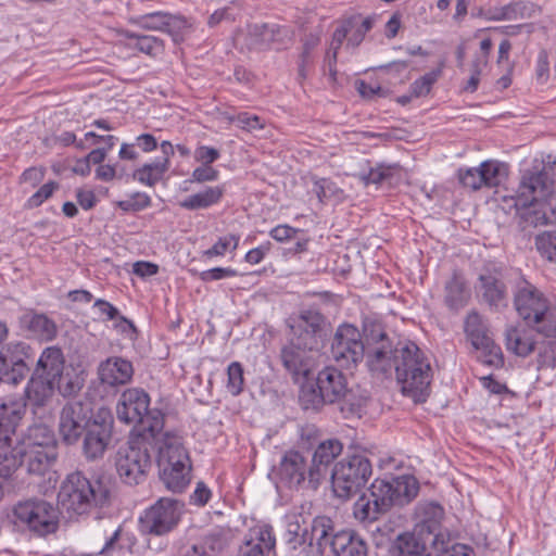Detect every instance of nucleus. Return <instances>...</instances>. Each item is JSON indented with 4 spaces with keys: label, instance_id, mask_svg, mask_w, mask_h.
<instances>
[{
    "label": "nucleus",
    "instance_id": "obj_1",
    "mask_svg": "<svg viewBox=\"0 0 556 556\" xmlns=\"http://www.w3.org/2000/svg\"><path fill=\"white\" fill-rule=\"evenodd\" d=\"M367 367L377 378L395 375L404 395L422 403L430 394L432 369L429 359L410 340L392 339L378 321H365Z\"/></svg>",
    "mask_w": 556,
    "mask_h": 556
},
{
    "label": "nucleus",
    "instance_id": "obj_2",
    "mask_svg": "<svg viewBox=\"0 0 556 556\" xmlns=\"http://www.w3.org/2000/svg\"><path fill=\"white\" fill-rule=\"evenodd\" d=\"M299 405L304 412L320 413L328 405H338L343 418L361 417L368 397L349 388L345 374L336 366L320 369L314 380H306L299 389Z\"/></svg>",
    "mask_w": 556,
    "mask_h": 556
},
{
    "label": "nucleus",
    "instance_id": "obj_3",
    "mask_svg": "<svg viewBox=\"0 0 556 556\" xmlns=\"http://www.w3.org/2000/svg\"><path fill=\"white\" fill-rule=\"evenodd\" d=\"M556 169V161L543 163L525 170L516 195L504 197V210H515L521 230L548 225L547 212L541 201L551 193V176Z\"/></svg>",
    "mask_w": 556,
    "mask_h": 556
},
{
    "label": "nucleus",
    "instance_id": "obj_4",
    "mask_svg": "<svg viewBox=\"0 0 556 556\" xmlns=\"http://www.w3.org/2000/svg\"><path fill=\"white\" fill-rule=\"evenodd\" d=\"M113 481L109 475L87 478L81 471H74L63 480L58 498L63 509L75 515H85L93 509L109 506Z\"/></svg>",
    "mask_w": 556,
    "mask_h": 556
},
{
    "label": "nucleus",
    "instance_id": "obj_5",
    "mask_svg": "<svg viewBox=\"0 0 556 556\" xmlns=\"http://www.w3.org/2000/svg\"><path fill=\"white\" fill-rule=\"evenodd\" d=\"M119 421L134 424L137 434L157 439L164 428V414L157 408H150V395L140 388L125 390L116 405Z\"/></svg>",
    "mask_w": 556,
    "mask_h": 556
},
{
    "label": "nucleus",
    "instance_id": "obj_6",
    "mask_svg": "<svg viewBox=\"0 0 556 556\" xmlns=\"http://www.w3.org/2000/svg\"><path fill=\"white\" fill-rule=\"evenodd\" d=\"M514 305L518 315L545 338L556 336V318L549 309L544 294L530 282L520 281L514 293Z\"/></svg>",
    "mask_w": 556,
    "mask_h": 556
},
{
    "label": "nucleus",
    "instance_id": "obj_7",
    "mask_svg": "<svg viewBox=\"0 0 556 556\" xmlns=\"http://www.w3.org/2000/svg\"><path fill=\"white\" fill-rule=\"evenodd\" d=\"M156 440L146 434H136L118 448L115 456V467L124 483L137 485L146 479L152 465V441Z\"/></svg>",
    "mask_w": 556,
    "mask_h": 556
},
{
    "label": "nucleus",
    "instance_id": "obj_8",
    "mask_svg": "<svg viewBox=\"0 0 556 556\" xmlns=\"http://www.w3.org/2000/svg\"><path fill=\"white\" fill-rule=\"evenodd\" d=\"M13 516L18 526L38 538L53 534L59 529L58 508L42 498L18 502L13 508Z\"/></svg>",
    "mask_w": 556,
    "mask_h": 556
},
{
    "label": "nucleus",
    "instance_id": "obj_9",
    "mask_svg": "<svg viewBox=\"0 0 556 556\" xmlns=\"http://www.w3.org/2000/svg\"><path fill=\"white\" fill-rule=\"evenodd\" d=\"M372 473L370 460L363 454H353L336 464L331 479L337 497L349 500L356 495Z\"/></svg>",
    "mask_w": 556,
    "mask_h": 556
},
{
    "label": "nucleus",
    "instance_id": "obj_10",
    "mask_svg": "<svg viewBox=\"0 0 556 556\" xmlns=\"http://www.w3.org/2000/svg\"><path fill=\"white\" fill-rule=\"evenodd\" d=\"M419 484L415 477L403 475L386 479H375L368 492L383 513L393 506H403L412 502L418 494Z\"/></svg>",
    "mask_w": 556,
    "mask_h": 556
},
{
    "label": "nucleus",
    "instance_id": "obj_11",
    "mask_svg": "<svg viewBox=\"0 0 556 556\" xmlns=\"http://www.w3.org/2000/svg\"><path fill=\"white\" fill-rule=\"evenodd\" d=\"M182 507L184 505L175 498L161 497L140 516V530L155 536L168 534L177 528Z\"/></svg>",
    "mask_w": 556,
    "mask_h": 556
},
{
    "label": "nucleus",
    "instance_id": "obj_12",
    "mask_svg": "<svg viewBox=\"0 0 556 556\" xmlns=\"http://www.w3.org/2000/svg\"><path fill=\"white\" fill-rule=\"evenodd\" d=\"M129 23L143 30L165 33L176 45L185 41L194 31L192 21L163 11L131 16Z\"/></svg>",
    "mask_w": 556,
    "mask_h": 556
},
{
    "label": "nucleus",
    "instance_id": "obj_13",
    "mask_svg": "<svg viewBox=\"0 0 556 556\" xmlns=\"http://www.w3.org/2000/svg\"><path fill=\"white\" fill-rule=\"evenodd\" d=\"M114 419L109 409L100 408L84 430L81 452L87 460L103 457L113 435Z\"/></svg>",
    "mask_w": 556,
    "mask_h": 556
},
{
    "label": "nucleus",
    "instance_id": "obj_14",
    "mask_svg": "<svg viewBox=\"0 0 556 556\" xmlns=\"http://www.w3.org/2000/svg\"><path fill=\"white\" fill-rule=\"evenodd\" d=\"M330 352L332 359L346 369L355 367L365 356L367 357L362 333L351 324H342L337 328Z\"/></svg>",
    "mask_w": 556,
    "mask_h": 556
},
{
    "label": "nucleus",
    "instance_id": "obj_15",
    "mask_svg": "<svg viewBox=\"0 0 556 556\" xmlns=\"http://www.w3.org/2000/svg\"><path fill=\"white\" fill-rule=\"evenodd\" d=\"M94 414L91 402L87 400L67 402L59 418V433L63 442L67 445L76 444Z\"/></svg>",
    "mask_w": 556,
    "mask_h": 556
},
{
    "label": "nucleus",
    "instance_id": "obj_16",
    "mask_svg": "<svg viewBox=\"0 0 556 556\" xmlns=\"http://www.w3.org/2000/svg\"><path fill=\"white\" fill-rule=\"evenodd\" d=\"M464 330L472 346L481 351L482 362L484 364L496 368L504 365L502 350L495 344L490 334L488 325L478 312L472 311L468 313L465 319Z\"/></svg>",
    "mask_w": 556,
    "mask_h": 556
},
{
    "label": "nucleus",
    "instance_id": "obj_17",
    "mask_svg": "<svg viewBox=\"0 0 556 556\" xmlns=\"http://www.w3.org/2000/svg\"><path fill=\"white\" fill-rule=\"evenodd\" d=\"M443 507L433 502L420 503L416 507V525L414 532L431 542V546L444 544L451 539L450 533L442 528Z\"/></svg>",
    "mask_w": 556,
    "mask_h": 556
},
{
    "label": "nucleus",
    "instance_id": "obj_18",
    "mask_svg": "<svg viewBox=\"0 0 556 556\" xmlns=\"http://www.w3.org/2000/svg\"><path fill=\"white\" fill-rule=\"evenodd\" d=\"M477 292L482 301L495 312L508 306V291L503 273L496 267H485L478 278Z\"/></svg>",
    "mask_w": 556,
    "mask_h": 556
},
{
    "label": "nucleus",
    "instance_id": "obj_19",
    "mask_svg": "<svg viewBox=\"0 0 556 556\" xmlns=\"http://www.w3.org/2000/svg\"><path fill=\"white\" fill-rule=\"evenodd\" d=\"M309 471L311 464L307 463L306 457L293 450L285 453L278 467L279 479L288 488L313 490L309 486Z\"/></svg>",
    "mask_w": 556,
    "mask_h": 556
},
{
    "label": "nucleus",
    "instance_id": "obj_20",
    "mask_svg": "<svg viewBox=\"0 0 556 556\" xmlns=\"http://www.w3.org/2000/svg\"><path fill=\"white\" fill-rule=\"evenodd\" d=\"M291 31L288 27L276 23H263L248 25L244 37L245 46L250 50H267L273 45L282 46L290 39Z\"/></svg>",
    "mask_w": 556,
    "mask_h": 556
},
{
    "label": "nucleus",
    "instance_id": "obj_21",
    "mask_svg": "<svg viewBox=\"0 0 556 556\" xmlns=\"http://www.w3.org/2000/svg\"><path fill=\"white\" fill-rule=\"evenodd\" d=\"M24 349L23 344H9L0 350V383L16 386L25 378Z\"/></svg>",
    "mask_w": 556,
    "mask_h": 556
},
{
    "label": "nucleus",
    "instance_id": "obj_22",
    "mask_svg": "<svg viewBox=\"0 0 556 556\" xmlns=\"http://www.w3.org/2000/svg\"><path fill=\"white\" fill-rule=\"evenodd\" d=\"M162 441L159 446V469H178L185 466H191L190 458L187 450L184 446L181 437L176 433L165 432L162 433Z\"/></svg>",
    "mask_w": 556,
    "mask_h": 556
},
{
    "label": "nucleus",
    "instance_id": "obj_23",
    "mask_svg": "<svg viewBox=\"0 0 556 556\" xmlns=\"http://www.w3.org/2000/svg\"><path fill=\"white\" fill-rule=\"evenodd\" d=\"M343 445L338 439H328L318 444L312 460L309 486L317 490L327 473L328 466L342 453Z\"/></svg>",
    "mask_w": 556,
    "mask_h": 556
},
{
    "label": "nucleus",
    "instance_id": "obj_24",
    "mask_svg": "<svg viewBox=\"0 0 556 556\" xmlns=\"http://www.w3.org/2000/svg\"><path fill=\"white\" fill-rule=\"evenodd\" d=\"M311 503H303L293 507L286 515V534L285 540L291 549L306 545L308 535V527H306L307 518L311 516Z\"/></svg>",
    "mask_w": 556,
    "mask_h": 556
},
{
    "label": "nucleus",
    "instance_id": "obj_25",
    "mask_svg": "<svg viewBox=\"0 0 556 556\" xmlns=\"http://www.w3.org/2000/svg\"><path fill=\"white\" fill-rule=\"evenodd\" d=\"M312 352V350L302 349V346H296L292 342H289L288 345L281 349L280 358L282 365L294 380L300 378L307 380L315 364Z\"/></svg>",
    "mask_w": 556,
    "mask_h": 556
},
{
    "label": "nucleus",
    "instance_id": "obj_26",
    "mask_svg": "<svg viewBox=\"0 0 556 556\" xmlns=\"http://www.w3.org/2000/svg\"><path fill=\"white\" fill-rule=\"evenodd\" d=\"M134 376L131 362L119 356H111L98 366V378L102 384L109 387L124 386L130 382Z\"/></svg>",
    "mask_w": 556,
    "mask_h": 556
},
{
    "label": "nucleus",
    "instance_id": "obj_27",
    "mask_svg": "<svg viewBox=\"0 0 556 556\" xmlns=\"http://www.w3.org/2000/svg\"><path fill=\"white\" fill-rule=\"evenodd\" d=\"M275 544L276 539L270 526L254 527L245 535L238 556H268Z\"/></svg>",
    "mask_w": 556,
    "mask_h": 556
},
{
    "label": "nucleus",
    "instance_id": "obj_28",
    "mask_svg": "<svg viewBox=\"0 0 556 556\" xmlns=\"http://www.w3.org/2000/svg\"><path fill=\"white\" fill-rule=\"evenodd\" d=\"M531 327H509L506 329L505 345L508 352L519 357H527L535 350L539 344L535 337L540 333L535 330V326Z\"/></svg>",
    "mask_w": 556,
    "mask_h": 556
},
{
    "label": "nucleus",
    "instance_id": "obj_29",
    "mask_svg": "<svg viewBox=\"0 0 556 556\" xmlns=\"http://www.w3.org/2000/svg\"><path fill=\"white\" fill-rule=\"evenodd\" d=\"M56 455L55 447H48V450H42V447H22L21 466H24L26 471L30 475L42 476L55 462Z\"/></svg>",
    "mask_w": 556,
    "mask_h": 556
},
{
    "label": "nucleus",
    "instance_id": "obj_30",
    "mask_svg": "<svg viewBox=\"0 0 556 556\" xmlns=\"http://www.w3.org/2000/svg\"><path fill=\"white\" fill-rule=\"evenodd\" d=\"M431 542L417 534L413 530L405 532L395 539L392 548V556H430Z\"/></svg>",
    "mask_w": 556,
    "mask_h": 556
},
{
    "label": "nucleus",
    "instance_id": "obj_31",
    "mask_svg": "<svg viewBox=\"0 0 556 556\" xmlns=\"http://www.w3.org/2000/svg\"><path fill=\"white\" fill-rule=\"evenodd\" d=\"M20 326L33 336L50 341L56 336V325L46 314L36 313L35 311H26L20 317Z\"/></svg>",
    "mask_w": 556,
    "mask_h": 556
},
{
    "label": "nucleus",
    "instance_id": "obj_32",
    "mask_svg": "<svg viewBox=\"0 0 556 556\" xmlns=\"http://www.w3.org/2000/svg\"><path fill=\"white\" fill-rule=\"evenodd\" d=\"M333 532V521L327 516H316L308 528L306 545L315 547L319 554H324L326 548L331 549Z\"/></svg>",
    "mask_w": 556,
    "mask_h": 556
},
{
    "label": "nucleus",
    "instance_id": "obj_33",
    "mask_svg": "<svg viewBox=\"0 0 556 556\" xmlns=\"http://www.w3.org/2000/svg\"><path fill=\"white\" fill-rule=\"evenodd\" d=\"M336 556H367L365 541L351 530H342L332 535L331 549Z\"/></svg>",
    "mask_w": 556,
    "mask_h": 556
},
{
    "label": "nucleus",
    "instance_id": "obj_34",
    "mask_svg": "<svg viewBox=\"0 0 556 556\" xmlns=\"http://www.w3.org/2000/svg\"><path fill=\"white\" fill-rule=\"evenodd\" d=\"M470 291L464 275L454 270L444 286V303L452 311H458L467 305Z\"/></svg>",
    "mask_w": 556,
    "mask_h": 556
},
{
    "label": "nucleus",
    "instance_id": "obj_35",
    "mask_svg": "<svg viewBox=\"0 0 556 556\" xmlns=\"http://www.w3.org/2000/svg\"><path fill=\"white\" fill-rule=\"evenodd\" d=\"M63 370L64 356L62 350L56 346H49L42 351L33 374H39V376L56 382V379H61Z\"/></svg>",
    "mask_w": 556,
    "mask_h": 556
},
{
    "label": "nucleus",
    "instance_id": "obj_36",
    "mask_svg": "<svg viewBox=\"0 0 556 556\" xmlns=\"http://www.w3.org/2000/svg\"><path fill=\"white\" fill-rule=\"evenodd\" d=\"M55 381L33 374L26 388L25 396L28 403L35 407L46 406L54 394Z\"/></svg>",
    "mask_w": 556,
    "mask_h": 556
},
{
    "label": "nucleus",
    "instance_id": "obj_37",
    "mask_svg": "<svg viewBox=\"0 0 556 556\" xmlns=\"http://www.w3.org/2000/svg\"><path fill=\"white\" fill-rule=\"evenodd\" d=\"M492 47L493 42L491 38H484L480 42V51L473 54L472 60L469 63L470 76L468 80L464 84L463 91L469 93H473L475 91H477L482 71L488 66Z\"/></svg>",
    "mask_w": 556,
    "mask_h": 556
},
{
    "label": "nucleus",
    "instance_id": "obj_38",
    "mask_svg": "<svg viewBox=\"0 0 556 556\" xmlns=\"http://www.w3.org/2000/svg\"><path fill=\"white\" fill-rule=\"evenodd\" d=\"M25 414V404L18 401L0 403V438L11 439Z\"/></svg>",
    "mask_w": 556,
    "mask_h": 556
},
{
    "label": "nucleus",
    "instance_id": "obj_39",
    "mask_svg": "<svg viewBox=\"0 0 556 556\" xmlns=\"http://www.w3.org/2000/svg\"><path fill=\"white\" fill-rule=\"evenodd\" d=\"M224 194V188L220 186L206 187L203 191L187 197L180 202V206L190 210H204L217 204Z\"/></svg>",
    "mask_w": 556,
    "mask_h": 556
},
{
    "label": "nucleus",
    "instance_id": "obj_40",
    "mask_svg": "<svg viewBox=\"0 0 556 556\" xmlns=\"http://www.w3.org/2000/svg\"><path fill=\"white\" fill-rule=\"evenodd\" d=\"M22 447H13L12 439L0 438V477L8 479L21 466Z\"/></svg>",
    "mask_w": 556,
    "mask_h": 556
},
{
    "label": "nucleus",
    "instance_id": "obj_41",
    "mask_svg": "<svg viewBox=\"0 0 556 556\" xmlns=\"http://www.w3.org/2000/svg\"><path fill=\"white\" fill-rule=\"evenodd\" d=\"M170 162L167 160H155L152 163H146L132 173V178L141 185L154 187L161 181L165 173L169 169Z\"/></svg>",
    "mask_w": 556,
    "mask_h": 556
},
{
    "label": "nucleus",
    "instance_id": "obj_42",
    "mask_svg": "<svg viewBox=\"0 0 556 556\" xmlns=\"http://www.w3.org/2000/svg\"><path fill=\"white\" fill-rule=\"evenodd\" d=\"M301 52L298 59V76L296 79L302 84L308 76V68L314 64V50L320 42V37L317 34H307L302 38Z\"/></svg>",
    "mask_w": 556,
    "mask_h": 556
},
{
    "label": "nucleus",
    "instance_id": "obj_43",
    "mask_svg": "<svg viewBox=\"0 0 556 556\" xmlns=\"http://www.w3.org/2000/svg\"><path fill=\"white\" fill-rule=\"evenodd\" d=\"M345 20V25L349 28L351 36L348 38L346 46L358 47L364 40L366 34L374 27L377 15H369L363 17L361 14H354Z\"/></svg>",
    "mask_w": 556,
    "mask_h": 556
},
{
    "label": "nucleus",
    "instance_id": "obj_44",
    "mask_svg": "<svg viewBox=\"0 0 556 556\" xmlns=\"http://www.w3.org/2000/svg\"><path fill=\"white\" fill-rule=\"evenodd\" d=\"M295 321L325 342L329 324L320 312L314 308L302 309Z\"/></svg>",
    "mask_w": 556,
    "mask_h": 556
},
{
    "label": "nucleus",
    "instance_id": "obj_45",
    "mask_svg": "<svg viewBox=\"0 0 556 556\" xmlns=\"http://www.w3.org/2000/svg\"><path fill=\"white\" fill-rule=\"evenodd\" d=\"M53 432L45 425H34L28 428L27 435L20 445L23 448L55 447Z\"/></svg>",
    "mask_w": 556,
    "mask_h": 556
},
{
    "label": "nucleus",
    "instance_id": "obj_46",
    "mask_svg": "<svg viewBox=\"0 0 556 556\" xmlns=\"http://www.w3.org/2000/svg\"><path fill=\"white\" fill-rule=\"evenodd\" d=\"M191 466H185L176 469H163L160 479L165 488L174 493L182 492L190 482Z\"/></svg>",
    "mask_w": 556,
    "mask_h": 556
},
{
    "label": "nucleus",
    "instance_id": "obj_47",
    "mask_svg": "<svg viewBox=\"0 0 556 556\" xmlns=\"http://www.w3.org/2000/svg\"><path fill=\"white\" fill-rule=\"evenodd\" d=\"M527 4L522 1L510 2L498 8L486 10L488 21H514L526 17Z\"/></svg>",
    "mask_w": 556,
    "mask_h": 556
},
{
    "label": "nucleus",
    "instance_id": "obj_48",
    "mask_svg": "<svg viewBox=\"0 0 556 556\" xmlns=\"http://www.w3.org/2000/svg\"><path fill=\"white\" fill-rule=\"evenodd\" d=\"M313 192L317 195L319 202H342L345 198L344 191L329 178H317L314 180Z\"/></svg>",
    "mask_w": 556,
    "mask_h": 556
},
{
    "label": "nucleus",
    "instance_id": "obj_49",
    "mask_svg": "<svg viewBox=\"0 0 556 556\" xmlns=\"http://www.w3.org/2000/svg\"><path fill=\"white\" fill-rule=\"evenodd\" d=\"M93 307L98 311V316L102 320H115V327L119 328L122 331H125L126 328H134L132 323L121 315L119 311L110 302L98 299L94 301Z\"/></svg>",
    "mask_w": 556,
    "mask_h": 556
},
{
    "label": "nucleus",
    "instance_id": "obj_50",
    "mask_svg": "<svg viewBox=\"0 0 556 556\" xmlns=\"http://www.w3.org/2000/svg\"><path fill=\"white\" fill-rule=\"evenodd\" d=\"M122 528H113L110 522H104L96 531L94 536L97 540L103 541V546L99 551L100 555H112L117 548V542L121 538Z\"/></svg>",
    "mask_w": 556,
    "mask_h": 556
},
{
    "label": "nucleus",
    "instance_id": "obj_51",
    "mask_svg": "<svg viewBox=\"0 0 556 556\" xmlns=\"http://www.w3.org/2000/svg\"><path fill=\"white\" fill-rule=\"evenodd\" d=\"M124 35L128 39L136 40L135 48L148 55L155 56L164 50L163 40L155 36L139 35L130 30H126Z\"/></svg>",
    "mask_w": 556,
    "mask_h": 556
},
{
    "label": "nucleus",
    "instance_id": "obj_52",
    "mask_svg": "<svg viewBox=\"0 0 556 556\" xmlns=\"http://www.w3.org/2000/svg\"><path fill=\"white\" fill-rule=\"evenodd\" d=\"M483 172V184L486 188L497 187L507 176V166L494 160H488L480 164Z\"/></svg>",
    "mask_w": 556,
    "mask_h": 556
},
{
    "label": "nucleus",
    "instance_id": "obj_53",
    "mask_svg": "<svg viewBox=\"0 0 556 556\" xmlns=\"http://www.w3.org/2000/svg\"><path fill=\"white\" fill-rule=\"evenodd\" d=\"M291 330L292 337L290 342L296 344V346H302V349H308L314 352L319 351L324 346V341L321 339L296 321L291 326Z\"/></svg>",
    "mask_w": 556,
    "mask_h": 556
},
{
    "label": "nucleus",
    "instance_id": "obj_54",
    "mask_svg": "<svg viewBox=\"0 0 556 556\" xmlns=\"http://www.w3.org/2000/svg\"><path fill=\"white\" fill-rule=\"evenodd\" d=\"M370 493H364L354 504V516L361 521H375L379 515L384 514L380 507H376V502H372Z\"/></svg>",
    "mask_w": 556,
    "mask_h": 556
},
{
    "label": "nucleus",
    "instance_id": "obj_55",
    "mask_svg": "<svg viewBox=\"0 0 556 556\" xmlns=\"http://www.w3.org/2000/svg\"><path fill=\"white\" fill-rule=\"evenodd\" d=\"M227 391L232 396H238L244 388V370L239 362H232L227 367Z\"/></svg>",
    "mask_w": 556,
    "mask_h": 556
},
{
    "label": "nucleus",
    "instance_id": "obj_56",
    "mask_svg": "<svg viewBox=\"0 0 556 556\" xmlns=\"http://www.w3.org/2000/svg\"><path fill=\"white\" fill-rule=\"evenodd\" d=\"M536 346L539 351L536 369L554 368L556 366V342L553 340H543L539 342Z\"/></svg>",
    "mask_w": 556,
    "mask_h": 556
},
{
    "label": "nucleus",
    "instance_id": "obj_57",
    "mask_svg": "<svg viewBox=\"0 0 556 556\" xmlns=\"http://www.w3.org/2000/svg\"><path fill=\"white\" fill-rule=\"evenodd\" d=\"M535 247L544 258L556 263V231H544L538 235Z\"/></svg>",
    "mask_w": 556,
    "mask_h": 556
},
{
    "label": "nucleus",
    "instance_id": "obj_58",
    "mask_svg": "<svg viewBox=\"0 0 556 556\" xmlns=\"http://www.w3.org/2000/svg\"><path fill=\"white\" fill-rule=\"evenodd\" d=\"M441 74H442V68L439 67L429 73H426L424 76L416 79L410 85L412 97L419 98V97L427 96L430 92L433 84L441 76Z\"/></svg>",
    "mask_w": 556,
    "mask_h": 556
},
{
    "label": "nucleus",
    "instance_id": "obj_59",
    "mask_svg": "<svg viewBox=\"0 0 556 556\" xmlns=\"http://www.w3.org/2000/svg\"><path fill=\"white\" fill-rule=\"evenodd\" d=\"M457 176L459 182L465 188L477 191L484 187L482 178L484 176L480 165L478 167L459 168Z\"/></svg>",
    "mask_w": 556,
    "mask_h": 556
},
{
    "label": "nucleus",
    "instance_id": "obj_60",
    "mask_svg": "<svg viewBox=\"0 0 556 556\" xmlns=\"http://www.w3.org/2000/svg\"><path fill=\"white\" fill-rule=\"evenodd\" d=\"M58 390L64 397L76 395L84 387V378L77 374L61 375V379H56Z\"/></svg>",
    "mask_w": 556,
    "mask_h": 556
},
{
    "label": "nucleus",
    "instance_id": "obj_61",
    "mask_svg": "<svg viewBox=\"0 0 556 556\" xmlns=\"http://www.w3.org/2000/svg\"><path fill=\"white\" fill-rule=\"evenodd\" d=\"M239 244V236L237 235H227L225 237H220L212 248L205 250L203 252V256L206 258H212L214 256H223L227 252L228 249L235 251Z\"/></svg>",
    "mask_w": 556,
    "mask_h": 556
},
{
    "label": "nucleus",
    "instance_id": "obj_62",
    "mask_svg": "<svg viewBox=\"0 0 556 556\" xmlns=\"http://www.w3.org/2000/svg\"><path fill=\"white\" fill-rule=\"evenodd\" d=\"M438 554L435 556H473V549L465 544L452 543L451 539L444 544L431 546Z\"/></svg>",
    "mask_w": 556,
    "mask_h": 556
},
{
    "label": "nucleus",
    "instance_id": "obj_63",
    "mask_svg": "<svg viewBox=\"0 0 556 556\" xmlns=\"http://www.w3.org/2000/svg\"><path fill=\"white\" fill-rule=\"evenodd\" d=\"M58 188V184L50 181L41 186L26 202L27 208H35L40 206L47 199H49L54 190Z\"/></svg>",
    "mask_w": 556,
    "mask_h": 556
},
{
    "label": "nucleus",
    "instance_id": "obj_64",
    "mask_svg": "<svg viewBox=\"0 0 556 556\" xmlns=\"http://www.w3.org/2000/svg\"><path fill=\"white\" fill-rule=\"evenodd\" d=\"M393 168L392 166L379 165L376 168H371L366 175H363L362 180L366 186L370 184L380 185L392 176Z\"/></svg>",
    "mask_w": 556,
    "mask_h": 556
}]
</instances>
